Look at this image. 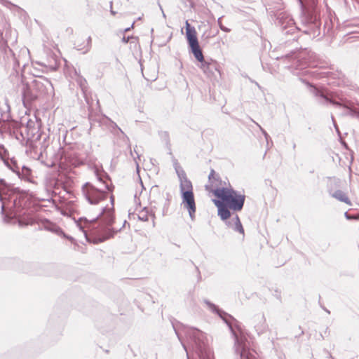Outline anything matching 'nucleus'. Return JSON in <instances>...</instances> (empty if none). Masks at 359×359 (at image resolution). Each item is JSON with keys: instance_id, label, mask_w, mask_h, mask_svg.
Listing matches in <instances>:
<instances>
[{"instance_id": "f257e3e1", "label": "nucleus", "mask_w": 359, "mask_h": 359, "mask_svg": "<svg viewBox=\"0 0 359 359\" xmlns=\"http://www.w3.org/2000/svg\"><path fill=\"white\" fill-rule=\"evenodd\" d=\"M0 202L4 222L18 224L20 226L39 222L33 214V209L30 208L31 201L28 194L8 184L4 179H0Z\"/></svg>"}, {"instance_id": "f03ea898", "label": "nucleus", "mask_w": 359, "mask_h": 359, "mask_svg": "<svg viewBox=\"0 0 359 359\" xmlns=\"http://www.w3.org/2000/svg\"><path fill=\"white\" fill-rule=\"evenodd\" d=\"M111 208L101 205L95 216L81 217L76 222L77 226L83 231L87 241L92 240L94 243H101L113 237L118 231L110 229L114 222V196H110Z\"/></svg>"}, {"instance_id": "7ed1b4c3", "label": "nucleus", "mask_w": 359, "mask_h": 359, "mask_svg": "<svg viewBox=\"0 0 359 359\" xmlns=\"http://www.w3.org/2000/svg\"><path fill=\"white\" fill-rule=\"evenodd\" d=\"M203 302L212 313L217 314L228 325L234 338V347L237 359H257V353L250 348V341L248 338L239 329L236 330L230 322V320H235V319L209 300L204 299Z\"/></svg>"}, {"instance_id": "20e7f679", "label": "nucleus", "mask_w": 359, "mask_h": 359, "mask_svg": "<svg viewBox=\"0 0 359 359\" xmlns=\"http://www.w3.org/2000/svg\"><path fill=\"white\" fill-rule=\"evenodd\" d=\"M187 335L190 340V346L193 351L191 356L187 346L183 347L187 352V359H212V353L209 348L206 335L202 331L191 327L187 331Z\"/></svg>"}, {"instance_id": "39448f33", "label": "nucleus", "mask_w": 359, "mask_h": 359, "mask_svg": "<svg viewBox=\"0 0 359 359\" xmlns=\"http://www.w3.org/2000/svg\"><path fill=\"white\" fill-rule=\"evenodd\" d=\"M175 169L180 180V189L182 200V205L184 208L187 210L191 219L194 220L196 207L192 183L187 178L184 170L177 163H175Z\"/></svg>"}, {"instance_id": "423d86ee", "label": "nucleus", "mask_w": 359, "mask_h": 359, "mask_svg": "<svg viewBox=\"0 0 359 359\" xmlns=\"http://www.w3.org/2000/svg\"><path fill=\"white\" fill-rule=\"evenodd\" d=\"M212 194L233 211H241L243 208L245 196L233 189L231 186L229 187L216 188L212 190Z\"/></svg>"}, {"instance_id": "0eeeda50", "label": "nucleus", "mask_w": 359, "mask_h": 359, "mask_svg": "<svg viewBox=\"0 0 359 359\" xmlns=\"http://www.w3.org/2000/svg\"><path fill=\"white\" fill-rule=\"evenodd\" d=\"M82 193L90 205H98L107 197L106 191L97 188L90 182H86L83 185Z\"/></svg>"}, {"instance_id": "6e6552de", "label": "nucleus", "mask_w": 359, "mask_h": 359, "mask_svg": "<svg viewBox=\"0 0 359 359\" xmlns=\"http://www.w3.org/2000/svg\"><path fill=\"white\" fill-rule=\"evenodd\" d=\"M198 67L211 81L217 80L218 76H220L219 65L212 58L205 59L198 65Z\"/></svg>"}, {"instance_id": "1a4fd4ad", "label": "nucleus", "mask_w": 359, "mask_h": 359, "mask_svg": "<svg viewBox=\"0 0 359 359\" xmlns=\"http://www.w3.org/2000/svg\"><path fill=\"white\" fill-rule=\"evenodd\" d=\"M35 89L38 91L39 95H51L53 93V86L50 80L45 77H40L33 81Z\"/></svg>"}, {"instance_id": "9d476101", "label": "nucleus", "mask_w": 359, "mask_h": 359, "mask_svg": "<svg viewBox=\"0 0 359 359\" xmlns=\"http://www.w3.org/2000/svg\"><path fill=\"white\" fill-rule=\"evenodd\" d=\"M46 136L43 137V143L39 148L36 144V142H30L27 150V153L29 154L30 157L37 160H40L42 158L43 152L45 151L47 147V144H46Z\"/></svg>"}, {"instance_id": "9b49d317", "label": "nucleus", "mask_w": 359, "mask_h": 359, "mask_svg": "<svg viewBox=\"0 0 359 359\" xmlns=\"http://www.w3.org/2000/svg\"><path fill=\"white\" fill-rule=\"evenodd\" d=\"M28 137H31V142L40 141L42 135L39 133V124L31 119H29L26 123Z\"/></svg>"}, {"instance_id": "f8f14e48", "label": "nucleus", "mask_w": 359, "mask_h": 359, "mask_svg": "<svg viewBox=\"0 0 359 359\" xmlns=\"http://www.w3.org/2000/svg\"><path fill=\"white\" fill-rule=\"evenodd\" d=\"M224 222L228 228L231 229L235 232L241 233L243 238H244V229L238 215H235L233 217L229 219Z\"/></svg>"}, {"instance_id": "ddd939ff", "label": "nucleus", "mask_w": 359, "mask_h": 359, "mask_svg": "<svg viewBox=\"0 0 359 359\" xmlns=\"http://www.w3.org/2000/svg\"><path fill=\"white\" fill-rule=\"evenodd\" d=\"M186 38L189 47L199 44L196 29L187 20L186 21Z\"/></svg>"}, {"instance_id": "4468645a", "label": "nucleus", "mask_w": 359, "mask_h": 359, "mask_svg": "<svg viewBox=\"0 0 359 359\" xmlns=\"http://www.w3.org/2000/svg\"><path fill=\"white\" fill-rule=\"evenodd\" d=\"M213 201L218 209V216H219L220 219L224 222L230 219L231 213L229 208L219 199L213 200Z\"/></svg>"}, {"instance_id": "2eb2a0df", "label": "nucleus", "mask_w": 359, "mask_h": 359, "mask_svg": "<svg viewBox=\"0 0 359 359\" xmlns=\"http://www.w3.org/2000/svg\"><path fill=\"white\" fill-rule=\"evenodd\" d=\"M39 95L32 92V90L27 86H24L22 90V101L25 107H27L31 105L32 102L36 100Z\"/></svg>"}, {"instance_id": "dca6fc26", "label": "nucleus", "mask_w": 359, "mask_h": 359, "mask_svg": "<svg viewBox=\"0 0 359 359\" xmlns=\"http://www.w3.org/2000/svg\"><path fill=\"white\" fill-rule=\"evenodd\" d=\"M255 320L257 322L255 327L258 332V334L264 332L266 328L267 325L266 323V318L263 314H258L255 316Z\"/></svg>"}, {"instance_id": "f3484780", "label": "nucleus", "mask_w": 359, "mask_h": 359, "mask_svg": "<svg viewBox=\"0 0 359 359\" xmlns=\"http://www.w3.org/2000/svg\"><path fill=\"white\" fill-rule=\"evenodd\" d=\"M89 105L88 107V119L91 126V128L95 125L96 123H97L99 125H100L101 119L102 118H107V117L102 116V115H97L93 112L92 110V106L90 104H88Z\"/></svg>"}, {"instance_id": "a211bd4d", "label": "nucleus", "mask_w": 359, "mask_h": 359, "mask_svg": "<svg viewBox=\"0 0 359 359\" xmlns=\"http://www.w3.org/2000/svg\"><path fill=\"white\" fill-rule=\"evenodd\" d=\"M189 50L200 64L205 60L199 44L189 47Z\"/></svg>"}, {"instance_id": "6ab92c4d", "label": "nucleus", "mask_w": 359, "mask_h": 359, "mask_svg": "<svg viewBox=\"0 0 359 359\" xmlns=\"http://www.w3.org/2000/svg\"><path fill=\"white\" fill-rule=\"evenodd\" d=\"M0 49L4 53L7 57H8L9 55H13V51L3 38L2 33H0Z\"/></svg>"}, {"instance_id": "aec40b11", "label": "nucleus", "mask_w": 359, "mask_h": 359, "mask_svg": "<svg viewBox=\"0 0 359 359\" xmlns=\"http://www.w3.org/2000/svg\"><path fill=\"white\" fill-rule=\"evenodd\" d=\"M41 223L42 226L48 231L56 233L58 231H62V230L57 226L50 222L48 219H45L41 222Z\"/></svg>"}, {"instance_id": "412c9836", "label": "nucleus", "mask_w": 359, "mask_h": 359, "mask_svg": "<svg viewBox=\"0 0 359 359\" xmlns=\"http://www.w3.org/2000/svg\"><path fill=\"white\" fill-rule=\"evenodd\" d=\"M31 174H32L31 169L29 167L23 165L21 166L20 175H18V176L20 179H23L25 180L29 181V177L31 176Z\"/></svg>"}, {"instance_id": "4be33fe9", "label": "nucleus", "mask_w": 359, "mask_h": 359, "mask_svg": "<svg viewBox=\"0 0 359 359\" xmlns=\"http://www.w3.org/2000/svg\"><path fill=\"white\" fill-rule=\"evenodd\" d=\"M97 175V180L102 182V184L104 185V187L106 188V189L109 191V192H112L113 189H114V186L113 185H109L106 180L104 179V177H105L107 180H109V177L108 176V175L107 173H103V174H96Z\"/></svg>"}, {"instance_id": "5701e85b", "label": "nucleus", "mask_w": 359, "mask_h": 359, "mask_svg": "<svg viewBox=\"0 0 359 359\" xmlns=\"http://www.w3.org/2000/svg\"><path fill=\"white\" fill-rule=\"evenodd\" d=\"M76 82L78 83V84L79 85V86L81 87L83 94H84V97H85V99L87 102L88 104H89V100L87 97V95H86V91H87V81L86 80V79L83 78L81 76H79L77 79H76Z\"/></svg>"}, {"instance_id": "b1692460", "label": "nucleus", "mask_w": 359, "mask_h": 359, "mask_svg": "<svg viewBox=\"0 0 359 359\" xmlns=\"http://www.w3.org/2000/svg\"><path fill=\"white\" fill-rule=\"evenodd\" d=\"M332 196L341 202H344L347 204H350V200H349L348 197L344 192H343L341 190L336 191L332 194Z\"/></svg>"}, {"instance_id": "393cba45", "label": "nucleus", "mask_w": 359, "mask_h": 359, "mask_svg": "<svg viewBox=\"0 0 359 359\" xmlns=\"http://www.w3.org/2000/svg\"><path fill=\"white\" fill-rule=\"evenodd\" d=\"M6 126L7 124L4 117V112L0 108V136H1L3 133L7 130Z\"/></svg>"}, {"instance_id": "a878e982", "label": "nucleus", "mask_w": 359, "mask_h": 359, "mask_svg": "<svg viewBox=\"0 0 359 359\" xmlns=\"http://www.w3.org/2000/svg\"><path fill=\"white\" fill-rule=\"evenodd\" d=\"M4 164L6 167H8L11 170L17 165L18 162L14 158H2Z\"/></svg>"}, {"instance_id": "bb28decb", "label": "nucleus", "mask_w": 359, "mask_h": 359, "mask_svg": "<svg viewBox=\"0 0 359 359\" xmlns=\"http://www.w3.org/2000/svg\"><path fill=\"white\" fill-rule=\"evenodd\" d=\"M137 217H138V219L141 221H144V222L148 221L149 211H148L147 208H144V209L139 212Z\"/></svg>"}, {"instance_id": "cd10ccee", "label": "nucleus", "mask_w": 359, "mask_h": 359, "mask_svg": "<svg viewBox=\"0 0 359 359\" xmlns=\"http://www.w3.org/2000/svg\"><path fill=\"white\" fill-rule=\"evenodd\" d=\"M20 135L22 136V137L24 139V140H27V142H31V137H28V133H27V126H22L20 128Z\"/></svg>"}, {"instance_id": "c85d7f7f", "label": "nucleus", "mask_w": 359, "mask_h": 359, "mask_svg": "<svg viewBox=\"0 0 359 359\" xmlns=\"http://www.w3.org/2000/svg\"><path fill=\"white\" fill-rule=\"evenodd\" d=\"M219 178V175L215 172V171L213 169H212L208 175L209 181L211 183H213L214 181H218Z\"/></svg>"}, {"instance_id": "c756f323", "label": "nucleus", "mask_w": 359, "mask_h": 359, "mask_svg": "<svg viewBox=\"0 0 359 359\" xmlns=\"http://www.w3.org/2000/svg\"><path fill=\"white\" fill-rule=\"evenodd\" d=\"M218 25L221 30L225 32H229L231 29L225 26H224L222 23V18H219L217 20Z\"/></svg>"}, {"instance_id": "7c9ffc66", "label": "nucleus", "mask_w": 359, "mask_h": 359, "mask_svg": "<svg viewBox=\"0 0 359 359\" xmlns=\"http://www.w3.org/2000/svg\"><path fill=\"white\" fill-rule=\"evenodd\" d=\"M2 4H4L6 7L8 8H11V7H15V8H18L17 6L14 5L13 4H12L11 2L7 1V0H3L2 1Z\"/></svg>"}, {"instance_id": "2f4dec72", "label": "nucleus", "mask_w": 359, "mask_h": 359, "mask_svg": "<svg viewBox=\"0 0 359 359\" xmlns=\"http://www.w3.org/2000/svg\"><path fill=\"white\" fill-rule=\"evenodd\" d=\"M21 166L18 163L15 165V166L13 168L12 171L15 172L17 175H20V172L21 170Z\"/></svg>"}, {"instance_id": "473e14b6", "label": "nucleus", "mask_w": 359, "mask_h": 359, "mask_svg": "<svg viewBox=\"0 0 359 359\" xmlns=\"http://www.w3.org/2000/svg\"><path fill=\"white\" fill-rule=\"evenodd\" d=\"M90 46H91V37L88 36V39H87V47H86V49L84 50L83 53H86L88 51H89L90 48Z\"/></svg>"}, {"instance_id": "72a5a7b5", "label": "nucleus", "mask_w": 359, "mask_h": 359, "mask_svg": "<svg viewBox=\"0 0 359 359\" xmlns=\"http://www.w3.org/2000/svg\"><path fill=\"white\" fill-rule=\"evenodd\" d=\"M69 163H70L72 165H74L75 167L79 166V165H80L81 164H82V163H83L81 161L77 160V159H76V160H75L74 161H69Z\"/></svg>"}, {"instance_id": "f704fd0d", "label": "nucleus", "mask_w": 359, "mask_h": 359, "mask_svg": "<svg viewBox=\"0 0 359 359\" xmlns=\"http://www.w3.org/2000/svg\"><path fill=\"white\" fill-rule=\"evenodd\" d=\"M130 39H133V36H123V39H122V41L125 43H128Z\"/></svg>"}, {"instance_id": "c9c22d12", "label": "nucleus", "mask_w": 359, "mask_h": 359, "mask_svg": "<svg viewBox=\"0 0 359 359\" xmlns=\"http://www.w3.org/2000/svg\"><path fill=\"white\" fill-rule=\"evenodd\" d=\"M151 215L152 217V226H153V227H154L155 226V218H156V217H155L154 213H151Z\"/></svg>"}, {"instance_id": "e433bc0d", "label": "nucleus", "mask_w": 359, "mask_h": 359, "mask_svg": "<svg viewBox=\"0 0 359 359\" xmlns=\"http://www.w3.org/2000/svg\"><path fill=\"white\" fill-rule=\"evenodd\" d=\"M110 8H111L110 12H111V15H115L116 12H115L112 10V1H110Z\"/></svg>"}, {"instance_id": "4c0bfd02", "label": "nucleus", "mask_w": 359, "mask_h": 359, "mask_svg": "<svg viewBox=\"0 0 359 359\" xmlns=\"http://www.w3.org/2000/svg\"><path fill=\"white\" fill-rule=\"evenodd\" d=\"M134 24H135V22H133V23L131 25V26L130 27H127L124 29V32H127L128 31H130L134 26Z\"/></svg>"}, {"instance_id": "58836bf2", "label": "nucleus", "mask_w": 359, "mask_h": 359, "mask_svg": "<svg viewBox=\"0 0 359 359\" xmlns=\"http://www.w3.org/2000/svg\"><path fill=\"white\" fill-rule=\"evenodd\" d=\"M172 327H173V329H174V330H175V333H176V334H177V336L178 339H179L180 340H181V339H180V335H179V334H178V332H177V330H176V327H175V325H174L173 323H172Z\"/></svg>"}, {"instance_id": "ea45409f", "label": "nucleus", "mask_w": 359, "mask_h": 359, "mask_svg": "<svg viewBox=\"0 0 359 359\" xmlns=\"http://www.w3.org/2000/svg\"><path fill=\"white\" fill-rule=\"evenodd\" d=\"M264 134V136L266 137V143L267 144H269V140H268V134L266 131H263Z\"/></svg>"}, {"instance_id": "a19ab883", "label": "nucleus", "mask_w": 359, "mask_h": 359, "mask_svg": "<svg viewBox=\"0 0 359 359\" xmlns=\"http://www.w3.org/2000/svg\"><path fill=\"white\" fill-rule=\"evenodd\" d=\"M268 64H266L264 65L263 62H262V67L264 69H266L268 68Z\"/></svg>"}, {"instance_id": "79ce46f5", "label": "nucleus", "mask_w": 359, "mask_h": 359, "mask_svg": "<svg viewBox=\"0 0 359 359\" xmlns=\"http://www.w3.org/2000/svg\"><path fill=\"white\" fill-rule=\"evenodd\" d=\"M134 152H135L137 154V158L140 159V154L137 152L136 149H134Z\"/></svg>"}, {"instance_id": "37998d69", "label": "nucleus", "mask_w": 359, "mask_h": 359, "mask_svg": "<svg viewBox=\"0 0 359 359\" xmlns=\"http://www.w3.org/2000/svg\"><path fill=\"white\" fill-rule=\"evenodd\" d=\"M196 269L197 272H198V274H199V278H201L199 269H198V267H196Z\"/></svg>"}, {"instance_id": "c03bdc74", "label": "nucleus", "mask_w": 359, "mask_h": 359, "mask_svg": "<svg viewBox=\"0 0 359 359\" xmlns=\"http://www.w3.org/2000/svg\"><path fill=\"white\" fill-rule=\"evenodd\" d=\"M268 149L265 151L264 156L266 154Z\"/></svg>"}, {"instance_id": "a18cd8bd", "label": "nucleus", "mask_w": 359, "mask_h": 359, "mask_svg": "<svg viewBox=\"0 0 359 359\" xmlns=\"http://www.w3.org/2000/svg\"><path fill=\"white\" fill-rule=\"evenodd\" d=\"M332 102V101H330ZM333 104H338V103L335 102H332Z\"/></svg>"}, {"instance_id": "49530a36", "label": "nucleus", "mask_w": 359, "mask_h": 359, "mask_svg": "<svg viewBox=\"0 0 359 359\" xmlns=\"http://www.w3.org/2000/svg\"><path fill=\"white\" fill-rule=\"evenodd\" d=\"M126 221L125 220L124 222H123V226L126 224Z\"/></svg>"}, {"instance_id": "de8ad7c7", "label": "nucleus", "mask_w": 359, "mask_h": 359, "mask_svg": "<svg viewBox=\"0 0 359 359\" xmlns=\"http://www.w3.org/2000/svg\"><path fill=\"white\" fill-rule=\"evenodd\" d=\"M118 128V130H120L121 133H123V131L121 130V128Z\"/></svg>"}]
</instances>
